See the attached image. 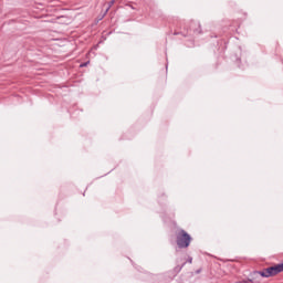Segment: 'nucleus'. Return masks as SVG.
<instances>
[{"instance_id": "f257e3e1", "label": "nucleus", "mask_w": 283, "mask_h": 283, "mask_svg": "<svg viewBox=\"0 0 283 283\" xmlns=\"http://www.w3.org/2000/svg\"><path fill=\"white\" fill-rule=\"evenodd\" d=\"M176 235V244L178 249H189L191 245V241L193 238H191V234H189L185 229H177L175 232Z\"/></svg>"}, {"instance_id": "f03ea898", "label": "nucleus", "mask_w": 283, "mask_h": 283, "mask_svg": "<svg viewBox=\"0 0 283 283\" xmlns=\"http://www.w3.org/2000/svg\"><path fill=\"white\" fill-rule=\"evenodd\" d=\"M256 275H261V277H273L279 273H283V262L280 264H275L273 266L263 269L262 271L254 272Z\"/></svg>"}, {"instance_id": "7ed1b4c3", "label": "nucleus", "mask_w": 283, "mask_h": 283, "mask_svg": "<svg viewBox=\"0 0 283 283\" xmlns=\"http://www.w3.org/2000/svg\"><path fill=\"white\" fill-rule=\"evenodd\" d=\"M185 264H187V262H184L181 265H177L174 268V270L171 271L172 277H176V275H178V273L182 271V266H185Z\"/></svg>"}, {"instance_id": "20e7f679", "label": "nucleus", "mask_w": 283, "mask_h": 283, "mask_svg": "<svg viewBox=\"0 0 283 283\" xmlns=\"http://www.w3.org/2000/svg\"><path fill=\"white\" fill-rule=\"evenodd\" d=\"M192 25H195V28H198L197 30H195V32L197 34H202V29L200 28V23L198 22H192Z\"/></svg>"}, {"instance_id": "39448f33", "label": "nucleus", "mask_w": 283, "mask_h": 283, "mask_svg": "<svg viewBox=\"0 0 283 283\" xmlns=\"http://www.w3.org/2000/svg\"><path fill=\"white\" fill-rule=\"evenodd\" d=\"M114 3H116V0H112V1L108 3L107 10H109V8H112V6H114Z\"/></svg>"}, {"instance_id": "423d86ee", "label": "nucleus", "mask_w": 283, "mask_h": 283, "mask_svg": "<svg viewBox=\"0 0 283 283\" xmlns=\"http://www.w3.org/2000/svg\"><path fill=\"white\" fill-rule=\"evenodd\" d=\"M249 282H253V280L249 279L248 281L247 280H243L241 281L240 283H249Z\"/></svg>"}, {"instance_id": "0eeeda50", "label": "nucleus", "mask_w": 283, "mask_h": 283, "mask_svg": "<svg viewBox=\"0 0 283 283\" xmlns=\"http://www.w3.org/2000/svg\"><path fill=\"white\" fill-rule=\"evenodd\" d=\"M188 262H189V264H191V262H193V258H189Z\"/></svg>"}, {"instance_id": "6e6552de", "label": "nucleus", "mask_w": 283, "mask_h": 283, "mask_svg": "<svg viewBox=\"0 0 283 283\" xmlns=\"http://www.w3.org/2000/svg\"><path fill=\"white\" fill-rule=\"evenodd\" d=\"M87 65V63L81 64V67H85Z\"/></svg>"}, {"instance_id": "1a4fd4ad", "label": "nucleus", "mask_w": 283, "mask_h": 283, "mask_svg": "<svg viewBox=\"0 0 283 283\" xmlns=\"http://www.w3.org/2000/svg\"><path fill=\"white\" fill-rule=\"evenodd\" d=\"M161 196H165V193H161Z\"/></svg>"}]
</instances>
